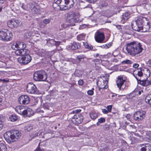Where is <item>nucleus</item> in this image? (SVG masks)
<instances>
[{
    "mask_svg": "<svg viewBox=\"0 0 151 151\" xmlns=\"http://www.w3.org/2000/svg\"><path fill=\"white\" fill-rule=\"evenodd\" d=\"M30 8L32 13L34 14H38L40 13V7L35 2L32 3L30 4Z\"/></svg>",
    "mask_w": 151,
    "mask_h": 151,
    "instance_id": "a211bd4d",
    "label": "nucleus"
},
{
    "mask_svg": "<svg viewBox=\"0 0 151 151\" xmlns=\"http://www.w3.org/2000/svg\"><path fill=\"white\" fill-rule=\"evenodd\" d=\"M130 14L128 12H125L123 13L121 16V22L122 23L124 24L126 22L130 17Z\"/></svg>",
    "mask_w": 151,
    "mask_h": 151,
    "instance_id": "aec40b11",
    "label": "nucleus"
},
{
    "mask_svg": "<svg viewBox=\"0 0 151 151\" xmlns=\"http://www.w3.org/2000/svg\"><path fill=\"white\" fill-rule=\"evenodd\" d=\"M122 64H129L132 63V61L129 60H126L122 62Z\"/></svg>",
    "mask_w": 151,
    "mask_h": 151,
    "instance_id": "e433bc0d",
    "label": "nucleus"
},
{
    "mask_svg": "<svg viewBox=\"0 0 151 151\" xmlns=\"http://www.w3.org/2000/svg\"><path fill=\"white\" fill-rule=\"evenodd\" d=\"M84 84L83 81L81 79L79 80L78 81V84L80 86H82Z\"/></svg>",
    "mask_w": 151,
    "mask_h": 151,
    "instance_id": "49530a36",
    "label": "nucleus"
},
{
    "mask_svg": "<svg viewBox=\"0 0 151 151\" xmlns=\"http://www.w3.org/2000/svg\"><path fill=\"white\" fill-rule=\"evenodd\" d=\"M7 25L11 28H14L18 27L20 24L19 21L18 19H13L9 20L7 22Z\"/></svg>",
    "mask_w": 151,
    "mask_h": 151,
    "instance_id": "4468645a",
    "label": "nucleus"
},
{
    "mask_svg": "<svg viewBox=\"0 0 151 151\" xmlns=\"http://www.w3.org/2000/svg\"><path fill=\"white\" fill-rule=\"evenodd\" d=\"M50 20L49 19H45L43 20L42 23L44 25H46L50 23Z\"/></svg>",
    "mask_w": 151,
    "mask_h": 151,
    "instance_id": "4c0bfd02",
    "label": "nucleus"
},
{
    "mask_svg": "<svg viewBox=\"0 0 151 151\" xmlns=\"http://www.w3.org/2000/svg\"><path fill=\"white\" fill-rule=\"evenodd\" d=\"M139 66V65L137 63H134L133 65V67L134 68H137Z\"/></svg>",
    "mask_w": 151,
    "mask_h": 151,
    "instance_id": "5fc2aeb1",
    "label": "nucleus"
},
{
    "mask_svg": "<svg viewBox=\"0 0 151 151\" xmlns=\"http://www.w3.org/2000/svg\"><path fill=\"white\" fill-rule=\"evenodd\" d=\"M95 41L99 43L103 42L105 39L104 33L99 30L96 32L94 36Z\"/></svg>",
    "mask_w": 151,
    "mask_h": 151,
    "instance_id": "9d476101",
    "label": "nucleus"
},
{
    "mask_svg": "<svg viewBox=\"0 0 151 151\" xmlns=\"http://www.w3.org/2000/svg\"><path fill=\"white\" fill-rule=\"evenodd\" d=\"M47 78V73L43 70L37 71L33 74L34 79L37 81H45Z\"/></svg>",
    "mask_w": 151,
    "mask_h": 151,
    "instance_id": "39448f33",
    "label": "nucleus"
},
{
    "mask_svg": "<svg viewBox=\"0 0 151 151\" xmlns=\"http://www.w3.org/2000/svg\"><path fill=\"white\" fill-rule=\"evenodd\" d=\"M128 1V0H118V1L123 4L127 3Z\"/></svg>",
    "mask_w": 151,
    "mask_h": 151,
    "instance_id": "79ce46f5",
    "label": "nucleus"
},
{
    "mask_svg": "<svg viewBox=\"0 0 151 151\" xmlns=\"http://www.w3.org/2000/svg\"><path fill=\"white\" fill-rule=\"evenodd\" d=\"M21 136V133L17 130H12L6 132L4 137L8 143L16 141Z\"/></svg>",
    "mask_w": 151,
    "mask_h": 151,
    "instance_id": "20e7f679",
    "label": "nucleus"
},
{
    "mask_svg": "<svg viewBox=\"0 0 151 151\" xmlns=\"http://www.w3.org/2000/svg\"><path fill=\"white\" fill-rule=\"evenodd\" d=\"M147 73L146 74V76H145V78H142L140 80H138V83L140 85L144 86H147L149 85H151V81H149L147 79L150 75V70H147Z\"/></svg>",
    "mask_w": 151,
    "mask_h": 151,
    "instance_id": "1a4fd4ad",
    "label": "nucleus"
},
{
    "mask_svg": "<svg viewBox=\"0 0 151 151\" xmlns=\"http://www.w3.org/2000/svg\"><path fill=\"white\" fill-rule=\"evenodd\" d=\"M9 81V80L8 79H1V82L7 83Z\"/></svg>",
    "mask_w": 151,
    "mask_h": 151,
    "instance_id": "603ef678",
    "label": "nucleus"
},
{
    "mask_svg": "<svg viewBox=\"0 0 151 151\" xmlns=\"http://www.w3.org/2000/svg\"><path fill=\"white\" fill-rule=\"evenodd\" d=\"M45 26H44V25H41L40 26V27H44Z\"/></svg>",
    "mask_w": 151,
    "mask_h": 151,
    "instance_id": "0e129e2a",
    "label": "nucleus"
},
{
    "mask_svg": "<svg viewBox=\"0 0 151 151\" xmlns=\"http://www.w3.org/2000/svg\"><path fill=\"white\" fill-rule=\"evenodd\" d=\"M110 150L109 146H106L103 148L101 150V151H109Z\"/></svg>",
    "mask_w": 151,
    "mask_h": 151,
    "instance_id": "ea45409f",
    "label": "nucleus"
},
{
    "mask_svg": "<svg viewBox=\"0 0 151 151\" xmlns=\"http://www.w3.org/2000/svg\"><path fill=\"white\" fill-rule=\"evenodd\" d=\"M148 63L149 65L151 67V59L148 60Z\"/></svg>",
    "mask_w": 151,
    "mask_h": 151,
    "instance_id": "13d9d810",
    "label": "nucleus"
},
{
    "mask_svg": "<svg viewBox=\"0 0 151 151\" xmlns=\"http://www.w3.org/2000/svg\"><path fill=\"white\" fill-rule=\"evenodd\" d=\"M118 61V60L115 57H114V58H112L111 60V62H117Z\"/></svg>",
    "mask_w": 151,
    "mask_h": 151,
    "instance_id": "de8ad7c7",
    "label": "nucleus"
},
{
    "mask_svg": "<svg viewBox=\"0 0 151 151\" xmlns=\"http://www.w3.org/2000/svg\"><path fill=\"white\" fill-rule=\"evenodd\" d=\"M129 32V29L127 28V27H122V30L120 32L123 34H127Z\"/></svg>",
    "mask_w": 151,
    "mask_h": 151,
    "instance_id": "7c9ffc66",
    "label": "nucleus"
},
{
    "mask_svg": "<svg viewBox=\"0 0 151 151\" xmlns=\"http://www.w3.org/2000/svg\"><path fill=\"white\" fill-rule=\"evenodd\" d=\"M106 120L104 118L101 117L100 118L98 119V121L99 123H103L105 122Z\"/></svg>",
    "mask_w": 151,
    "mask_h": 151,
    "instance_id": "58836bf2",
    "label": "nucleus"
},
{
    "mask_svg": "<svg viewBox=\"0 0 151 151\" xmlns=\"http://www.w3.org/2000/svg\"><path fill=\"white\" fill-rule=\"evenodd\" d=\"M2 9V7H0V12H1V11Z\"/></svg>",
    "mask_w": 151,
    "mask_h": 151,
    "instance_id": "774afa93",
    "label": "nucleus"
},
{
    "mask_svg": "<svg viewBox=\"0 0 151 151\" xmlns=\"http://www.w3.org/2000/svg\"><path fill=\"white\" fill-rule=\"evenodd\" d=\"M127 80V77L124 75H121L116 77V83L117 87L120 90H124L125 88Z\"/></svg>",
    "mask_w": 151,
    "mask_h": 151,
    "instance_id": "423d86ee",
    "label": "nucleus"
},
{
    "mask_svg": "<svg viewBox=\"0 0 151 151\" xmlns=\"http://www.w3.org/2000/svg\"><path fill=\"white\" fill-rule=\"evenodd\" d=\"M136 25L133 27L134 30L143 32L149 30L150 25L146 18L139 17L136 21Z\"/></svg>",
    "mask_w": 151,
    "mask_h": 151,
    "instance_id": "f257e3e1",
    "label": "nucleus"
},
{
    "mask_svg": "<svg viewBox=\"0 0 151 151\" xmlns=\"http://www.w3.org/2000/svg\"><path fill=\"white\" fill-rule=\"evenodd\" d=\"M117 96V94H113L111 96L112 97H115V96Z\"/></svg>",
    "mask_w": 151,
    "mask_h": 151,
    "instance_id": "680f3d73",
    "label": "nucleus"
},
{
    "mask_svg": "<svg viewBox=\"0 0 151 151\" xmlns=\"http://www.w3.org/2000/svg\"><path fill=\"white\" fill-rule=\"evenodd\" d=\"M71 44V48L73 50L79 49L81 47V44L76 41H73Z\"/></svg>",
    "mask_w": 151,
    "mask_h": 151,
    "instance_id": "4be33fe9",
    "label": "nucleus"
},
{
    "mask_svg": "<svg viewBox=\"0 0 151 151\" xmlns=\"http://www.w3.org/2000/svg\"><path fill=\"white\" fill-rule=\"evenodd\" d=\"M138 94L139 95H140L141 94V92L140 91H139L138 92Z\"/></svg>",
    "mask_w": 151,
    "mask_h": 151,
    "instance_id": "69168bd1",
    "label": "nucleus"
},
{
    "mask_svg": "<svg viewBox=\"0 0 151 151\" xmlns=\"http://www.w3.org/2000/svg\"><path fill=\"white\" fill-rule=\"evenodd\" d=\"M27 91L30 94H35L37 91V88L35 84L32 83H29L27 86Z\"/></svg>",
    "mask_w": 151,
    "mask_h": 151,
    "instance_id": "ddd939ff",
    "label": "nucleus"
},
{
    "mask_svg": "<svg viewBox=\"0 0 151 151\" xmlns=\"http://www.w3.org/2000/svg\"><path fill=\"white\" fill-rule=\"evenodd\" d=\"M111 45L112 44L111 42H110L107 44L103 45L100 46V47L103 48H105L106 49H107L110 47L111 46Z\"/></svg>",
    "mask_w": 151,
    "mask_h": 151,
    "instance_id": "2f4dec72",
    "label": "nucleus"
},
{
    "mask_svg": "<svg viewBox=\"0 0 151 151\" xmlns=\"http://www.w3.org/2000/svg\"><path fill=\"white\" fill-rule=\"evenodd\" d=\"M77 111H78V112H80L81 111V109H78V110H77Z\"/></svg>",
    "mask_w": 151,
    "mask_h": 151,
    "instance_id": "338daca9",
    "label": "nucleus"
},
{
    "mask_svg": "<svg viewBox=\"0 0 151 151\" xmlns=\"http://www.w3.org/2000/svg\"><path fill=\"white\" fill-rule=\"evenodd\" d=\"M38 133L37 132L34 135V134L32 135V136H33L32 137H33V138H34V137H36L38 136Z\"/></svg>",
    "mask_w": 151,
    "mask_h": 151,
    "instance_id": "4d7b16f0",
    "label": "nucleus"
},
{
    "mask_svg": "<svg viewBox=\"0 0 151 151\" xmlns=\"http://www.w3.org/2000/svg\"><path fill=\"white\" fill-rule=\"evenodd\" d=\"M7 148L3 143H0V151H7Z\"/></svg>",
    "mask_w": 151,
    "mask_h": 151,
    "instance_id": "c85d7f7f",
    "label": "nucleus"
},
{
    "mask_svg": "<svg viewBox=\"0 0 151 151\" xmlns=\"http://www.w3.org/2000/svg\"><path fill=\"white\" fill-rule=\"evenodd\" d=\"M126 49L129 54L135 56L141 52L143 49L140 43L133 42L127 44Z\"/></svg>",
    "mask_w": 151,
    "mask_h": 151,
    "instance_id": "7ed1b4c3",
    "label": "nucleus"
},
{
    "mask_svg": "<svg viewBox=\"0 0 151 151\" xmlns=\"http://www.w3.org/2000/svg\"><path fill=\"white\" fill-rule=\"evenodd\" d=\"M86 1L89 3L94 4L98 0H86Z\"/></svg>",
    "mask_w": 151,
    "mask_h": 151,
    "instance_id": "09e8293b",
    "label": "nucleus"
},
{
    "mask_svg": "<svg viewBox=\"0 0 151 151\" xmlns=\"http://www.w3.org/2000/svg\"><path fill=\"white\" fill-rule=\"evenodd\" d=\"M24 109L23 106H18L16 107L15 110L18 114H21V113H22V111H23Z\"/></svg>",
    "mask_w": 151,
    "mask_h": 151,
    "instance_id": "a878e982",
    "label": "nucleus"
},
{
    "mask_svg": "<svg viewBox=\"0 0 151 151\" xmlns=\"http://www.w3.org/2000/svg\"><path fill=\"white\" fill-rule=\"evenodd\" d=\"M145 102L151 105V93L148 94L145 98Z\"/></svg>",
    "mask_w": 151,
    "mask_h": 151,
    "instance_id": "b1692460",
    "label": "nucleus"
},
{
    "mask_svg": "<svg viewBox=\"0 0 151 151\" xmlns=\"http://www.w3.org/2000/svg\"><path fill=\"white\" fill-rule=\"evenodd\" d=\"M18 118V116L15 114L11 115L9 117L10 121L12 122H15L16 121Z\"/></svg>",
    "mask_w": 151,
    "mask_h": 151,
    "instance_id": "bb28decb",
    "label": "nucleus"
},
{
    "mask_svg": "<svg viewBox=\"0 0 151 151\" xmlns=\"http://www.w3.org/2000/svg\"><path fill=\"white\" fill-rule=\"evenodd\" d=\"M145 112L143 111H138L134 114V119L136 121H139L142 120L145 117Z\"/></svg>",
    "mask_w": 151,
    "mask_h": 151,
    "instance_id": "f8f14e48",
    "label": "nucleus"
},
{
    "mask_svg": "<svg viewBox=\"0 0 151 151\" xmlns=\"http://www.w3.org/2000/svg\"><path fill=\"white\" fill-rule=\"evenodd\" d=\"M26 47V45L24 42H17L15 43H13L12 46V49L16 48L17 49L24 50H27L25 49Z\"/></svg>",
    "mask_w": 151,
    "mask_h": 151,
    "instance_id": "6ab92c4d",
    "label": "nucleus"
},
{
    "mask_svg": "<svg viewBox=\"0 0 151 151\" xmlns=\"http://www.w3.org/2000/svg\"><path fill=\"white\" fill-rule=\"evenodd\" d=\"M148 2V0H139V4L140 6L143 5L144 4H146Z\"/></svg>",
    "mask_w": 151,
    "mask_h": 151,
    "instance_id": "473e14b6",
    "label": "nucleus"
},
{
    "mask_svg": "<svg viewBox=\"0 0 151 151\" xmlns=\"http://www.w3.org/2000/svg\"><path fill=\"white\" fill-rule=\"evenodd\" d=\"M32 128L31 127H30L29 126H26L25 127V129L26 130H27V131H29L31 129H32Z\"/></svg>",
    "mask_w": 151,
    "mask_h": 151,
    "instance_id": "3c124183",
    "label": "nucleus"
},
{
    "mask_svg": "<svg viewBox=\"0 0 151 151\" xmlns=\"http://www.w3.org/2000/svg\"><path fill=\"white\" fill-rule=\"evenodd\" d=\"M112 108V106L111 105H108L107 106L106 108L109 112H111V111Z\"/></svg>",
    "mask_w": 151,
    "mask_h": 151,
    "instance_id": "37998d69",
    "label": "nucleus"
},
{
    "mask_svg": "<svg viewBox=\"0 0 151 151\" xmlns=\"http://www.w3.org/2000/svg\"><path fill=\"white\" fill-rule=\"evenodd\" d=\"M90 116L91 118L93 120H94L98 117L97 114L93 112L90 113Z\"/></svg>",
    "mask_w": 151,
    "mask_h": 151,
    "instance_id": "c756f323",
    "label": "nucleus"
},
{
    "mask_svg": "<svg viewBox=\"0 0 151 151\" xmlns=\"http://www.w3.org/2000/svg\"><path fill=\"white\" fill-rule=\"evenodd\" d=\"M22 113L21 115H22L23 116H27V110L23 109V111H22Z\"/></svg>",
    "mask_w": 151,
    "mask_h": 151,
    "instance_id": "a19ab883",
    "label": "nucleus"
},
{
    "mask_svg": "<svg viewBox=\"0 0 151 151\" xmlns=\"http://www.w3.org/2000/svg\"><path fill=\"white\" fill-rule=\"evenodd\" d=\"M131 139L133 141V142L135 143L137 142L138 141L137 139L134 137H132L131 138Z\"/></svg>",
    "mask_w": 151,
    "mask_h": 151,
    "instance_id": "a18cd8bd",
    "label": "nucleus"
},
{
    "mask_svg": "<svg viewBox=\"0 0 151 151\" xmlns=\"http://www.w3.org/2000/svg\"><path fill=\"white\" fill-rule=\"evenodd\" d=\"M74 4L73 0H54L52 6L55 10L58 7L61 10H65L73 7Z\"/></svg>",
    "mask_w": 151,
    "mask_h": 151,
    "instance_id": "f03ea898",
    "label": "nucleus"
},
{
    "mask_svg": "<svg viewBox=\"0 0 151 151\" xmlns=\"http://www.w3.org/2000/svg\"><path fill=\"white\" fill-rule=\"evenodd\" d=\"M4 0H0V4H3L4 3Z\"/></svg>",
    "mask_w": 151,
    "mask_h": 151,
    "instance_id": "bf43d9fd",
    "label": "nucleus"
},
{
    "mask_svg": "<svg viewBox=\"0 0 151 151\" xmlns=\"http://www.w3.org/2000/svg\"><path fill=\"white\" fill-rule=\"evenodd\" d=\"M102 111L104 114H107L109 113L108 111L105 109H103Z\"/></svg>",
    "mask_w": 151,
    "mask_h": 151,
    "instance_id": "864d4df0",
    "label": "nucleus"
},
{
    "mask_svg": "<svg viewBox=\"0 0 151 151\" xmlns=\"http://www.w3.org/2000/svg\"><path fill=\"white\" fill-rule=\"evenodd\" d=\"M116 27L119 30L120 32V31H121L122 30V27H121V26L120 25H116Z\"/></svg>",
    "mask_w": 151,
    "mask_h": 151,
    "instance_id": "8fccbe9b",
    "label": "nucleus"
},
{
    "mask_svg": "<svg viewBox=\"0 0 151 151\" xmlns=\"http://www.w3.org/2000/svg\"><path fill=\"white\" fill-rule=\"evenodd\" d=\"M2 101V99L0 97V103Z\"/></svg>",
    "mask_w": 151,
    "mask_h": 151,
    "instance_id": "e2e57ef3",
    "label": "nucleus"
},
{
    "mask_svg": "<svg viewBox=\"0 0 151 151\" xmlns=\"http://www.w3.org/2000/svg\"><path fill=\"white\" fill-rule=\"evenodd\" d=\"M74 74L76 76L78 77H80L82 76L80 71L78 70H76L74 73Z\"/></svg>",
    "mask_w": 151,
    "mask_h": 151,
    "instance_id": "72a5a7b5",
    "label": "nucleus"
},
{
    "mask_svg": "<svg viewBox=\"0 0 151 151\" xmlns=\"http://www.w3.org/2000/svg\"><path fill=\"white\" fill-rule=\"evenodd\" d=\"M83 45L85 48L89 50H92L93 48V46L92 45H89L87 42H83Z\"/></svg>",
    "mask_w": 151,
    "mask_h": 151,
    "instance_id": "cd10ccee",
    "label": "nucleus"
},
{
    "mask_svg": "<svg viewBox=\"0 0 151 151\" xmlns=\"http://www.w3.org/2000/svg\"><path fill=\"white\" fill-rule=\"evenodd\" d=\"M133 75L137 80H140L142 78H143L144 76H146V74H143L142 70L139 68L135 69L133 72Z\"/></svg>",
    "mask_w": 151,
    "mask_h": 151,
    "instance_id": "dca6fc26",
    "label": "nucleus"
},
{
    "mask_svg": "<svg viewBox=\"0 0 151 151\" xmlns=\"http://www.w3.org/2000/svg\"><path fill=\"white\" fill-rule=\"evenodd\" d=\"M18 100L20 104L26 105L29 103L30 99L28 96L23 95L19 97Z\"/></svg>",
    "mask_w": 151,
    "mask_h": 151,
    "instance_id": "f3484780",
    "label": "nucleus"
},
{
    "mask_svg": "<svg viewBox=\"0 0 151 151\" xmlns=\"http://www.w3.org/2000/svg\"><path fill=\"white\" fill-rule=\"evenodd\" d=\"M13 35L12 32L8 30L5 31H0V39L4 41H8L12 40Z\"/></svg>",
    "mask_w": 151,
    "mask_h": 151,
    "instance_id": "0eeeda50",
    "label": "nucleus"
},
{
    "mask_svg": "<svg viewBox=\"0 0 151 151\" xmlns=\"http://www.w3.org/2000/svg\"><path fill=\"white\" fill-rule=\"evenodd\" d=\"M108 81H104L103 79H99L97 82V84L99 88V90L100 91L101 89H106L108 88Z\"/></svg>",
    "mask_w": 151,
    "mask_h": 151,
    "instance_id": "2eb2a0df",
    "label": "nucleus"
},
{
    "mask_svg": "<svg viewBox=\"0 0 151 151\" xmlns=\"http://www.w3.org/2000/svg\"><path fill=\"white\" fill-rule=\"evenodd\" d=\"M3 127V125L1 121H0V131L1 130Z\"/></svg>",
    "mask_w": 151,
    "mask_h": 151,
    "instance_id": "6e6d98bb",
    "label": "nucleus"
},
{
    "mask_svg": "<svg viewBox=\"0 0 151 151\" xmlns=\"http://www.w3.org/2000/svg\"><path fill=\"white\" fill-rule=\"evenodd\" d=\"M86 58V56L84 55H78L77 56V60L80 62L81 60L82 59H84Z\"/></svg>",
    "mask_w": 151,
    "mask_h": 151,
    "instance_id": "f704fd0d",
    "label": "nucleus"
},
{
    "mask_svg": "<svg viewBox=\"0 0 151 151\" xmlns=\"http://www.w3.org/2000/svg\"><path fill=\"white\" fill-rule=\"evenodd\" d=\"M86 34L84 33H81L80 35H78L76 37L78 41H81L84 40L85 38Z\"/></svg>",
    "mask_w": 151,
    "mask_h": 151,
    "instance_id": "393cba45",
    "label": "nucleus"
},
{
    "mask_svg": "<svg viewBox=\"0 0 151 151\" xmlns=\"http://www.w3.org/2000/svg\"><path fill=\"white\" fill-rule=\"evenodd\" d=\"M94 88H92L91 90H89L87 91V93L88 95L90 96H92L93 94L94 90Z\"/></svg>",
    "mask_w": 151,
    "mask_h": 151,
    "instance_id": "c9c22d12",
    "label": "nucleus"
},
{
    "mask_svg": "<svg viewBox=\"0 0 151 151\" xmlns=\"http://www.w3.org/2000/svg\"><path fill=\"white\" fill-rule=\"evenodd\" d=\"M79 129L82 131H84L86 129V128L82 125H80L78 127Z\"/></svg>",
    "mask_w": 151,
    "mask_h": 151,
    "instance_id": "c03bdc74",
    "label": "nucleus"
},
{
    "mask_svg": "<svg viewBox=\"0 0 151 151\" xmlns=\"http://www.w3.org/2000/svg\"><path fill=\"white\" fill-rule=\"evenodd\" d=\"M28 50H22L19 49H17L15 52V54L17 55H22L24 54V53H25V51Z\"/></svg>",
    "mask_w": 151,
    "mask_h": 151,
    "instance_id": "5701e85b",
    "label": "nucleus"
},
{
    "mask_svg": "<svg viewBox=\"0 0 151 151\" xmlns=\"http://www.w3.org/2000/svg\"><path fill=\"white\" fill-rule=\"evenodd\" d=\"M83 120V116L81 114H75L71 119V121L75 125H78L82 123Z\"/></svg>",
    "mask_w": 151,
    "mask_h": 151,
    "instance_id": "9b49d317",
    "label": "nucleus"
},
{
    "mask_svg": "<svg viewBox=\"0 0 151 151\" xmlns=\"http://www.w3.org/2000/svg\"><path fill=\"white\" fill-rule=\"evenodd\" d=\"M141 148L138 151H151V145L149 144L141 145Z\"/></svg>",
    "mask_w": 151,
    "mask_h": 151,
    "instance_id": "412c9836",
    "label": "nucleus"
},
{
    "mask_svg": "<svg viewBox=\"0 0 151 151\" xmlns=\"http://www.w3.org/2000/svg\"><path fill=\"white\" fill-rule=\"evenodd\" d=\"M148 139L151 142V134H150V135L149 136V137H148Z\"/></svg>",
    "mask_w": 151,
    "mask_h": 151,
    "instance_id": "052dcab7",
    "label": "nucleus"
},
{
    "mask_svg": "<svg viewBox=\"0 0 151 151\" xmlns=\"http://www.w3.org/2000/svg\"><path fill=\"white\" fill-rule=\"evenodd\" d=\"M29 51L28 50L22 56V58H19L18 61L19 63L22 65H26L29 63L32 60V57L29 54Z\"/></svg>",
    "mask_w": 151,
    "mask_h": 151,
    "instance_id": "6e6552de",
    "label": "nucleus"
}]
</instances>
